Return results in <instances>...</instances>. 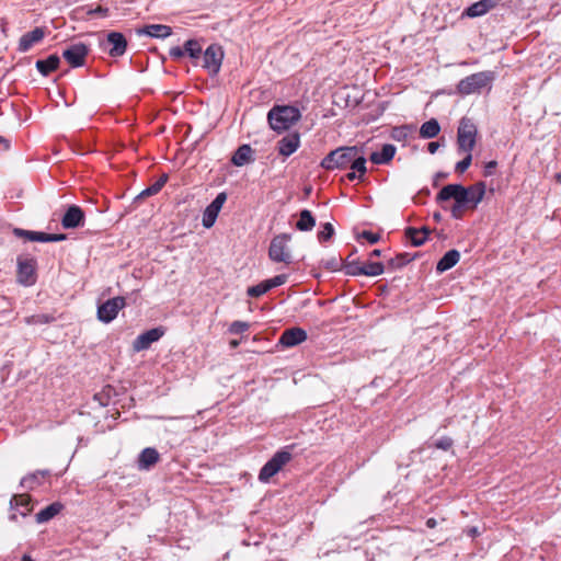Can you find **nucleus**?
I'll use <instances>...</instances> for the list:
<instances>
[{
  "instance_id": "obj_1",
  "label": "nucleus",
  "mask_w": 561,
  "mask_h": 561,
  "mask_svg": "<svg viewBox=\"0 0 561 561\" xmlns=\"http://www.w3.org/2000/svg\"><path fill=\"white\" fill-rule=\"evenodd\" d=\"M300 118L299 108L293 105H274L267 113L268 125L277 133L288 130Z\"/></svg>"
},
{
  "instance_id": "obj_2",
  "label": "nucleus",
  "mask_w": 561,
  "mask_h": 561,
  "mask_svg": "<svg viewBox=\"0 0 561 561\" xmlns=\"http://www.w3.org/2000/svg\"><path fill=\"white\" fill-rule=\"evenodd\" d=\"M356 154V146L340 147L329 152L321 161V167L332 171L335 169H346L351 163V159Z\"/></svg>"
},
{
  "instance_id": "obj_3",
  "label": "nucleus",
  "mask_w": 561,
  "mask_h": 561,
  "mask_svg": "<svg viewBox=\"0 0 561 561\" xmlns=\"http://www.w3.org/2000/svg\"><path fill=\"white\" fill-rule=\"evenodd\" d=\"M290 234L280 233L275 236L268 248V257L276 263L289 265L293 262L291 252L288 248Z\"/></svg>"
},
{
  "instance_id": "obj_4",
  "label": "nucleus",
  "mask_w": 561,
  "mask_h": 561,
  "mask_svg": "<svg viewBox=\"0 0 561 561\" xmlns=\"http://www.w3.org/2000/svg\"><path fill=\"white\" fill-rule=\"evenodd\" d=\"M492 80L493 73L491 71L477 72L460 80L457 90L460 94L465 95L479 93Z\"/></svg>"
},
{
  "instance_id": "obj_5",
  "label": "nucleus",
  "mask_w": 561,
  "mask_h": 561,
  "mask_svg": "<svg viewBox=\"0 0 561 561\" xmlns=\"http://www.w3.org/2000/svg\"><path fill=\"white\" fill-rule=\"evenodd\" d=\"M477 126L467 117L461 118L457 133L459 152L472 151L476 145Z\"/></svg>"
},
{
  "instance_id": "obj_6",
  "label": "nucleus",
  "mask_w": 561,
  "mask_h": 561,
  "mask_svg": "<svg viewBox=\"0 0 561 561\" xmlns=\"http://www.w3.org/2000/svg\"><path fill=\"white\" fill-rule=\"evenodd\" d=\"M291 459V454L288 450H278L260 470L259 480L266 483L278 473L282 468Z\"/></svg>"
},
{
  "instance_id": "obj_7",
  "label": "nucleus",
  "mask_w": 561,
  "mask_h": 561,
  "mask_svg": "<svg viewBox=\"0 0 561 561\" xmlns=\"http://www.w3.org/2000/svg\"><path fill=\"white\" fill-rule=\"evenodd\" d=\"M125 306L126 300L124 297L118 296L111 298L99 306L98 319L101 322L110 323L117 317L119 310H122Z\"/></svg>"
},
{
  "instance_id": "obj_8",
  "label": "nucleus",
  "mask_w": 561,
  "mask_h": 561,
  "mask_svg": "<svg viewBox=\"0 0 561 561\" xmlns=\"http://www.w3.org/2000/svg\"><path fill=\"white\" fill-rule=\"evenodd\" d=\"M224 58V51L218 45H210L203 54V67L210 75H216L220 70Z\"/></svg>"
},
{
  "instance_id": "obj_9",
  "label": "nucleus",
  "mask_w": 561,
  "mask_h": 561,
  "mask_svg": "<svg viewBox=\"0 0 561 561\" xmlns=\"http://www.w3.org/2000/svg\"><path fill=\"white\" fill-rule=\"evenodd\" d=\"M89 48L83 43H76L68 46L62 51V57L71 67H81L84 65Z\"/></svg>"
},
{
  "instance_id": "obj_10",
  "label": "nucleus",
  "mask_w": 561,
  "mask_h": 561,
  "mask_svg": "<svg viewBox=\"0 0 561 561\" xmlns=\"http://www.w3.org/2000/svg\"><path fill=\"white\" fill-rule=\"evenodd\" d=\"M227 201V194L225 192L219 193L215 199L206 207L203 213V226L205 228H211L218 217L220 209Z\"/></svg>"
},
{
  "instance_id": "obj_11",
  "label": "nucleus",
  "mask_w": 561,
  "mask_h": 561,
  "mask_svg": "<svg viewBox=\"0 0 561 561\" xmlns=\"http://www.w3.org/2000/svg\"><path fill=\"white\" fill-rule=\"evenodd\" d=\"M164 334L162 328H153L141 334H139L133 342V348L135 352L148 350L152 343L159 341Z\"/></svg>"
},
{
  "instance_id": "obj_12",
  "label": "nucleus",
  "mask_w": 561,
  "mask_h": 561,
  "mask_svg": "<svg viewBox=\"0 0 561 561\" xmlns=\"http://www.w3.org/2000/svg\"><path fill=\"white\" fill-rule=\"evenodd\" d=\"M104 46L111 56L119 57L126 51L127 41L122 33L111 32L107 34Z\"/></svg>"
},
{
  "instance_id": "obj_13",
  "label": "nucleus",
  "mask_w": 561,
  "mask_h": 561,
  "mask_svg": "<svg viewBox=\"0 0 561 561\" xmlns=\"http://www.w3.org/2000/svg\"><path fill=\"white\" fill-rule=\"evenodd\" d=\"M18 279L22 285L31 286L35 283V261L31 259L19 260Z\"/></svg>"
},
{
  "instance_id": "obj_14",
  "label": "nucleus",
  "mask_w": 561,
  "mask_h": 561,
  "mask_svg": "<svg viewBox=\"0 0 561 561\" xmlns=\"http://www.w3.org/2000/svg\"><path fill=\"white\" fill-rule=\"evenodd\" d=\"M45 35L46 32L43 27H35L33 31L23 34L19 41V51H28L34 45L38 44Z\"/></svg>"
},
{
  "instance_id": "obj_15",
  "label": "nucleus",
  "mask_w": 561,
  "mask_h": 561,
  "mask_svg": "<svg viewBox=\"0 0 561 561\" xmlns=\"http://www.w3.org/2000/svg\"><path fill=\"white\" fill-rule=\"evenodd\" d=\"M83 221H84L83 210L77 205H71L66 210V213L61 219V225L66 229H73V228L82 226Z\"/></svg>"
},
{
  "instance_id": "obj_16",
  "label": "nucleus",
  "mask_w": 561,
  "mask_h": 561,
  "mask_svg": "<svg viewBox=\"0 0 561 561\" xmlns=\"http://www.w3.org/2000/svg\"><path fill=\"white\" fill-rule=\"evenodd\" d=\"M348 168L352 169V172H350L346 178L350 181H354L356 179L362 180L365 175L367 169H366V159L364 157V153L362 150L356 147V154H354V158L351 159V163Z\"/></svg>"
},
{
  "instance_id": "obj_17",
  "label": "nucleus",
  "mask_w": 561,
  "mask_h": 561,
  "mask_svg": "<svg viewBox=\"0 0 561 561\" xmlns=\"http://www.w3.org/2000/svg\"><path fill=\"white\" fill-rule=\"evenodd\" d=\"M307 340V333L300 328L285 330L279 337V343L286 347L296 346Z\"/></svg>"
},
{
  "instance_id": "obj_18",
  "label": "nucleus",
  "mask_w": 561,
  "mask_h": 561,
  "mask_svg": "<svg viewBox=\"0 0 561 561\" xmlns=\"http://www.w3.org/2000/svg\"><path fill=\"white\" fill-rule=\"evenodd\" d=\"M300 146V136L298 133L289 134L278 141V152L284 157L293 154Z\"/></svg>"
},
{
  "instance_id": "obj_19",
  "label": "nucleus",
  "mask_w": 561,
  "mask_h": 561,
  "mask_svg": "<svg viewBox=\"0 0 561 561\" xmlns=\"http://www.w3.org/2000/svg\"><path fill=\"white\" fill-rule=\"evenodd\" d=\"M485 194V184L483 182H479L474 185L466 187V205L467 208L474 209L478 204L483 199Z\"/></svg>"
},
{
  "instance_id": "obj_20",
  "label": "nucleus",
  "mask_w": 561,
  "mask_h": 561,
  "mask_svg": "<svg viewBox=\"0 0 561 561\" xmlns=\"http://www.w3.org/2000/svg\"><path fill=\"white\" fill-rule=\"evenodd\" d=\"M138 34L154 38H167L172 34V28L164 24H149L139 30Z\"/></svg>"
},
{
  "instance_id": "obj_21",
  "label": "nucleus",
  "mask_w": 561,
  "mask_h": 561,
  "mask_svg": "<svg viewBox=\"0 0 561 561\" xmlns=\"http://www.w3.org/2000/svg\"><path fill=\"white\" fill-rule=\"evenodd\" d=\"M497 3V0H480L474 2L466 10V15L469 18H477L488 13Z\"/></svg>"
},
{
  "instance_id": "obj_22",
  "label": "nucleus",
  "mask_w": 561,
  "mask_h": 561,
  "mask_svg": "<svg viewBox=\"0 0 561 561\" xmlns=\"http://www.w3.org/2000/svg\"><path fill=\"white\" fill-rule=\"evenodd\" d=\"M394 153L396 147L391 144H386L380 151L370 154V160L375 164H386L393 158Z\"/></svg>"
},
{
  "instance_id": "obj_23",
  "label": "nucleus",
  "mask_w": 561,
  "mask_h": 561,
  "mask_svg": "<svg viewBox=\"0 0 561 561\" xmlns=\"http://www.w3.org/2000/svg\"><path fill=\"white\" fill-rule=\"evenodd\" d=\"M160 455L157 449L147 447L145 448L138 459L140 469H149L159 461Z\"/></svg>"
},
{
  "instance_id": "obj_24",
  "label": "nucleus",
  "mask_w": 561,
  "mask_h": 561,
  "mask_svg": "<svg viewBox=\"0 0 561 561\" xmlns=\"http://www.w3.org/2000/svg\"><path fill=\"white\" fill-rule=\"evenodd\" d=\"M253 150L249 145L240 146L232 156V163L237 167H243L253 161Z\"/></svg>"
},
{
  "instance_id": "obj_25",
  "label": "nucleus",
  "mask_w": 561,
  "mask_h": 561,
  "mask_svg": "<svg viewBox=\"0 0 561 561\" xmlns=\"http://www.w3.org/2000/svg\"><path fill=\"white\" fill-rule=\"evenodd\" d=\"M460 259V253L457 250H449L444 254V256L438 261L436 265V270L439 273L446 272L454 267Z\"/></svg>"
},
{
  "instance_id": "obj_26",
  "label": "nucleus",
  "mask_w": 561,
  "mask_h": 561,
  "mask_svg": "<svg viewBox=\"0 0 561 561\" xmlns=\"http://www.w3.org/2000/svg\"><path fill=\"white\" fill-rule=\"evenodd\" d=\"M62 507H64V505L59 502L51 503L50 505L41 510L36 514V516H35L36 522L42 524V523H46V522L50 520L51 518H54L56 515H58L61 512Z\"/></svg>"
},
{
  "instance_id": "obj_27",
  "label": "nucleus",
  "mask_w": 561,
  "mask_h": 561,
  "mask_svg": "<svg viewBox=\"0 0 561 561\" xmlns=\"http://www.w3.org/2000/svg\"><path fill=\"white\" fill-rule=\"evenodd\" d=\"M11 506L18 510L21 516L25 517L31 511V499L26 494L14 495L10 502Z\"/></svg>"
},
{
  "instance_id": "obj_28",
  "label": "nucleus",
  "mask_w": 561,
  "mask_h": 561,
  "mask_svg": "<svg viewBox=\"0 0 561 561\" xmlns=\"http://www.w3.org/2000/svg\"><path fill=\"white\" fill-rule=\"evenodd\" d=\"M59 57L50 55L46 59L37 60L36 68L43 76H48L51 71L56 70L59 65Z\"/></svg>"
},
{
  "instance_id": "obj_29",
  "label": "nucleus",
  "mask_w": 561,
  "mask_h": 561,
  "mask_svg": "<svg viewBox=\"0 0 561 561\" xmlns=\"http://www.w3.org/2000/svg\"><path fill=\"white\" fill-rule=\"evenodd\" d=\"M440 131V126L437 119L431 118L423 123L420 127V137L423 139H431L436 137Z\"/></svg>"
},
{
  "instance_id": "obj_30",
  "label": "nucleus",
  "mask_w": 561,
  "mask_h": 561,
  "mask_svg": "<svg viewBox=\"0 0 561 561\" xmlns=\"http://www.w3.org/2000/svg\"><path fill=\"white\" fill-rule=\"evenodd\" d=\"M428 232L426 228L416 229L410 227L405 230V237L410 240L412 245L420 247L426 241Z\"/></svg>"
},
{
  "instance_id": "obj_31",
  "label": "nucleus",
  "mask_w": 561,
  "mask_h": 561,
  "mask_svg": "<svg viewBox=\"0 0 561 561\" xmlns=\"http://www.w3.org/2000/svg\"><path fill=\"white\" fill-rule=\"evenodd\" d=\"M316 225V219L312 216L311 211L308 209H304L299 214V219L296 222V228L300 231H310L313 229Z\"/></svg>"
},
{
  "instance_id": "obj_32",
  "label": "nucleus",
  "mask_w": 561,
  "mask_h": 561,
  "mask_svg": "<svg viewBox=\"0 0 561 561\" xmlns=\"http://www.w3.org/2000/svg\"><path fill=\"white\" fill-rule=\"evenodd\" d=\"M385 268L380 262H364L356 273H362L365 276H378L383 273Z\"/></svg>"
},
{
  "instance_id": "obj_33",
  "label": "nucleus",
  "mask_w": 561,
  "mask_h": 561,
  "mask_svg": "<svg viewBox=\"0 0 561 561\" xmlns=\"http://www.w3.org/2000/svg\"><path fill=\"white\" fill-rule=\"evenodd\" d=\"M14 234L18 237L25 238L30 241H36V242H46V237H47V233H45V232L23 230L20 228L14 229Z\"/></svg>"
},
{
  "instance_id": "obj_34",
  "label": "nucleus",
  "mask_w": 561,
  "mask_h": 561,
  "mask_svg": "<svg viewBox=\"0 0 561 561\" xmlns=\"http://www.w3.org/2000/svg\"><path fill=\"white\" fill-rule=\"evenodd\" d=\"M167 175H163L161 176L158 181H156L152 185H150L149 187H147L146 190H144L138 196L137 198H145V197H148V196H152V195H156L158 194L161 188L164 186L165 182H167Z\"/></svg>"
},
{
  "instance_id": "obj_35",
  "label": "nucleus",
  "mask_w": 561,
  "mask_h": 561,
  "mask_svg": "<svg viewBox=\"0 0 561 561\" xmlns=\"http://www.w3.org/2000/svg\"><path fill=\"white\" fill-rule=\"evenodd\" d=\"M184 51L191 58L197 59L201 57L202 53V46L201 44L195 39H188L184 44Z\"/></svg>"
},
{
  "instance_id": "obj_36",
  "label": "nucleus",
  "mask_w": 561,
  "mask_h": 561,
  "mask_svg": "<svg viewBox=\"0 0 561 561\" xmlns=\"http://www.w3.org/2000/svg\"><path fill=\"white\" fill-rule=\"evenodd\" d=\"M270 288H267L266 280L261 282L257 285L250 286L247 290L248 296L257 298L265 293H267Z\"/></svg>"
},
{
  "instance_id": "obj_37",
  "label": "nucleus",
  "mask_w": 561,
  "mask_h": 561,
  "mask_svg": "<svg viewBox=\"0 0 561 561\" xmlns=\"http://www.w3.org/2000/svg\"><path fill=\"white\" fill-rule=\"evenodd\" d=\"M334 233L333 226L330 222H325L322 229L318 232V240L320 242L328 241Z\"/></svg>"
},
{
  "instance_id": "obj_38",
  "label": "nucleus",
  "mask_w": 561,
  "mask_h": 561,
  "mask_svg": "<svg viewBox=\"0 0 561 561\" xmlns=\"http://www.w3.org/2000/svg\"><path fill=\"white\" fill-rule=\"evenodd\" d=\"M455 192H456L455 184H448L439 191V193L437 194V199L438 201L451 199L455 195Z\"/></svg>"
},
{
  "instance_id": "obj_39",
  "label": "nucleus",
  "mask_w": 561,
  "mask_h": 561,
  "mask_svg": "<svg viewBox=\"0 0 561 561\" xmlns=\"http://www.w3.org/2000/svg\"><path fill=\"white\" fill-rule=\"evenodd\" d=\"M250 328V324L244 321H233L230 324L229 332L232 334H241L245 331H248Z\"/></svg>"
},
{
  "instance_id": "obj_40",
  "label": "nucleus",
  "mask_w": 561,
  "mask_h": 561,
  "mask_svg": "<svg viewBox=\"0 0 561 561\" xmlns=\"http://www.w3.org/2000/svg\"><path fill=\"white\" fill-rule=\"evenodd\" d=\"M465 158L456 164V172L463 173L471 164L472 154L471 151L465 152Z\"/></svg>"
},
{
  "instance_id": "obj_41",
  "label": "nucleus",
  "mask_w": 561,
  "mask_h": 561,
  "mask_svg": "<svg viewBox=\"0 0 561 561\" xmlns=\"http://www.w3.org/2000/svg\"><path fill=\"white\" fill-rule=\"evenodd\" d=\"M286 280H287V275L280 274V275L274 276L273 278L266 279V285H267V288H270V290H271L272 288L282 286L283 284L286 283Z\"/></svg>"
},
{
  "instance_id": "obj_42",
  "label": "nucleus",
  "mask_w": 561,
  "mask_h": 561,
  "mask_svg": "<svg viewBox=\"0 0 561 561\" xmlns=\"http://www.w3.org/2000/svg\"><path fill=\"white\" fill-rule=\"evenodd\" d=\"M455 188H456V192L453 197V199H455V203L466 204V202H467L466 187H463L462 185H459V184H455Z\"/></svg>"
},
{
  "instance_id": "obj_43",
  "label": "nucleus",
  "mask_w": 561,
  "mask_h": 561,
  "mask_svg": "<svg viewBox=\"0 0 561 561\" xmlns=\"http://www.w3.org/2000/svg\"><path fill=\"white\" fill-rule=\"evenodd\" d=\"M455 188H456V192L453 197V199H455V203L466 204V202H467L466 187H463L462 185H459V184H455Z\"/></svg>"
},
{
  "instance_id": "obj_44",
  "label": "nucleus",
  "mask_w": 561,
  "mask_h": 561,
  "mask_svg": "<svg viewBox=\"0 0 561 561\" xmlns=\"http://www.w3.org/2000/svg\"><path fill=\"white\" fill-rule=\"evenodd\" d=\"M358 239L359 240H365L367 241L368 243L370 244H375L378 242L379 240V234L377 233H374L371 231H363L359 236H358Z\"/></svg>"
},
{
  "instance_id": "obj_45",
  "label": "nucleus",
  "mask_w": 561,
  "mask_h": 561,
  "mask_svg": "<svg viewBox=\"0 0 561 561\" xmlns=\"http://www.w3.org/2000/svg\"><path fill=\"white\" fill-rule=\"evenodd\" d=\"M49 321L50 317L47 314H37L26 318L27 324L48 323Z\"/></svg>"
},
{
  "instance_id": "obj_46",
  "label": "nucleus",
  "mask_w": 561,
  "mask_h": 561,
  "mask_svg": "<svg viewBox=\"0 0 561 561\" xmlns=\"http://www.w3.org/2000/svg\"><path fill=\"white\" fill-rule=\"evenodd\" d=\"M453 446V439L449 437H442L435 443V447L443 450H448Z\"/></svg>"
},
{
  "instance_id": "obj_47",
  "label": "nucleus",
  "mask_w": 561,
  "mask_h": 561,
  "mask_svg": "<svg viewBox=\"0 0 561 561\" xmlns=\"http://www.w3.org/2000/svg\"><path fill=\"white\" fill-rule=\"evenodd\" d=\"M467 207L466 204H459V203H455L454 206L451 207L450 211H451V216L456 219H459L462 217L463 215V209Z\"/></svg>"
},
{
  "instance_id": "obj_48",
  "label": "nucleus",
  "mask_w": 561,
  "mask_h": 561,
  "mask_svg": "<svg viewBox=\"0 0 561 561\" xmlns=\"http://www.w3.org/2000/svg\"><path fill=\"white\" fill-rule=\"evenodd\" d=\"M410 261V259L408 257V254H399L396 259H392L390 261V264L393 266V267H401L403 266L405 263H408Z\"/></svg>"
},
{
  "instance_id": "obj_49",
  "label": "nucleus",
  "mask_w": 561,
  "mask_h": 561,
  "mask_svg": "<svg viewBox=\"0 0 561 561\" xmlns=\"http://www.w3.org/2000/svg\"><path fill=\"white\" fill-rule=\"evenodd\" d=\"M410 261V259L408 257V254H399L396 259H392L390 261V264L393 266V267H401L403 266L405 263H408Z\"/></svg>"
},
{
  "instance_id": "obj_50",
  "label": "nucleus",
  "mask_w": 561,
  "mask_h": 561,
  "mask_svg": "<svg viewBox=\"0 0 561 561\" xmlns=\"http://www.w3.org/2000/svg\"><path fill=\"white\" fill-rule=\"evenodd\" d=\"M184 55H185L184 47L182 48V47H179V46H178V47H172V48L170 49V56H171L173 59H175V60H178V59L182 58Z\"/></svg>"
},
{
  "instance_id": "obj_51",
  "label": "nucleus",
  "mask_w": 561,
  "mask_h": 561,
  "mask_svg": "<svg viewBox=\"0 0 561 561\" xmlns=\"http://www.w3.org/2000/svg\"><path fill=\"white\" fill-rule=\"evenodd\" d=\"M497 163L496 161H490L484 165V175L491 176L494 172V169L496 168Z\"/></svg>"
},
{
  "instance_id": "obj_52",
  "label": "nucleus",
  "mask_w": 561,
  "mask_h": 561,
  "mask_svg": "<svg viewBox=\"0 0 561 561\" xmlns=\"http://www.w3.org/2000/svg\"><path fill=\"white\" fill-rule=\"evenodd\" d=\"M66 239L65 234L47 233L46 242H58Z\"/></svg>"
},
{
  "instance_id": "obj_53",
  "label": "nucleus",
  "mask_w": 561,
  "mask_h": 561,
  "mask_svg": "<svg viewBox=\"0 0 561 561\" xmlns=\"http://www.w3.org/2000/svg\"><path fill=\"white\" fill-rule=\"evenodd\" d=\"M36 476L32 474L23 478L21 483L23 486L33 488L34 483L36 482Z\"/></svg>"
},
{
  "instance_id": "obj_54",
  "label": "nucleus",
  "mask_w": 561,
  "mask_h": 561,
  "mask_svg": "<svg viewBox=\"0 0 561 561\" xmlns=\"http://www.w3.org/2000/svg\"><path fill=\"white\" fill-rule=\"evenodd\" d=\"M360 268V264H350L346 266V273L350 275H363L362 273H354Z\"/></svg>"
},
{
  "instance_id": "obj_55",
  "label": "nucleus",
  "mask_w": 561,
  "mask_h": 561,
  "mask_svg": "<svg viewBox=\"0 0 561 561\" xmlns=\"http://www.w3.org/2000/svg\"><path fill=\"white\" fill-rule=\"evenodd\" d=\"M439 146H440L439 142L432 141V142L428 144L427 150H428L430 153L434 154L438 150Z\"/></svg>"
},
{
  "instance_id": "obj_56",
  "label": "nucleus",
  "mask_w": 561,
  "mask_h": 561,
  "mask_svg": "<svg viewBox=\"0 0 561 561\" xmlns=\"http://www.w3.org/2000/svg\"><path fill=\"white\" fill-rule=\"evenodd\" d=\"M405 129H407L405 127L396 128L393 130V137L396 139H399L401 136H405L407 135Z\"/></svg>"
},
{
  "instance_id": "obj_57",
  "label": "nucleus",
  "mask_w": 561,
  "mask_h": 561,
  "mask_svg": "<svg viewBox=\"0 0 561 561\" xmlns=\"http://www.w3.org/2000/svg\"><path fill=\"white\" fill-rule=\"evenodd\" d=\"M436 524H437V522H436V519H435V518H428V519L426 520V526H427L428 528H434V527L436 526Z\"/></svg>"
},
{
  "instance_id": "obj_58",
  "label": "nucleus",
  "mask_w": 561,
  "mask_h": 561,
  "mask_svg": "<svg viewBox=\"0 0 561 561\" xmlns=\"http://www.w3.org/2000/svg\"><path fill=\"white\" fill-rule=\"evenodd\" d=\"M379 255H380V250H374L370 252V257L379 256Z\"/></svg>"
},
{
  "instance_id": "obj_59",
  "label": "nucleus",
  "mask_w": 561,
  "mask_h": 561,
  "mask_svg": "<svg viewBox=\"0 0 561 561\" xmlns=\"http://www.w3.org/2000/svg\"><path fill=\"white\" fill-rule=\"evenodd\" d=\"M230 345H231V347L234 348V347H237L239 345V342L233 340V341L230 342Z\"/></svg>"
},
{
  "instance_id": "obj_60",
  "label": "nucleus",
  "mask_w": 561,
  "mask_h": 561,
  "mask_svg": "<svg viewBox=\"0 0 561 561\" xmlns=\"http://www.w3.org/2000/svg\"><path fill=\"white\" fill-rule=\"evenodd\" d=\"M22 561H32L30 557L24 556Z\"/></svg>"
},
{
  "instance_id": "obj_61",
  "label": "nucleus",
  "mask_w": 561,
  "mask_h": 561,
  "mask_svg": "<svg viewBox=\"0 0 561 561\" xmlns=\"http://www.w3.org/2000/svg\"><path fill=\"white\" fill-rule=\"evenodd\" d=\"M10 519H12V520H16V514H12V515L10 516Z\"/></svg>"
},
{
  "instance_id": "obj_62",
  "label": "nucleus",
  "mask_w": 561,
  "mask_h": 561,
  "mask_svg": "<svg viewBox=\"0 0 561 561\" xmlns=\"http://www.w3.org/2000/svg\"><path fill=\"white\" fill-rule=\"evenodd\" d=\"M557 178H558V180L561 182V174H558V176H557Z\"/></svg>"
}]
</instances>
